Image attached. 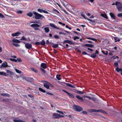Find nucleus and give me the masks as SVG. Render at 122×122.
Segmentation results:
<instances>
[{
	"label": "nucleus",
	"mask_w": 122,
	"mask_h": 122,
	"mask_svg": "<svg viewBox=\"0 0 122 122\" xmlns=\"http://www.w3.org/2000/svg\"><path fill=\"white\" fill-rule=\"evenodd\" d=\"M33 13L35 15V18L36 19H40L42 20L45 19V17L42 15L38 14L36 12L33 11Z\"/></svg>",
	"instance_id": "obj_1"
},
{
	"label": "nucleus",
	"mask_w": 122,
	"mask_h": 122,
	"mask_svg": "<svg viewBox=\"0 0 122 122\" xmlns=\"http://www.w3.org/2000/svg\"><path fill=\"white\" fill-rule=\"evenodd\" d=\"M116 5L117 6V8L118 10L120 11H122V5L118 2L117 1L116 2Z\"/></svg>",
	"instance_id": "obj_2"
},
{
	"label": "nucleus",
	"mask_w": 122,
	"mask_h": 122,
	"mask_svg": "<svg viewBox=\"0 0 122 122\" xmlns=\"http://www.w3.org/2000/svg\"><path fill=\"white\" fill-rule=\"evenodd\" d=\"M73 107L74 110L76 111L80 112L83 110L82 107L74 105Z\"/></svg>",
	"instance_id": "obj_3"
},
{
	"label": "nucleus",
	"mask_w": 122,
	"mask_h": 122,
	"mask_svg": "<svg viewBox=\"0 0 122 122\" xmlns=\"http://www.w3.org/2000/svg\"><path fill=\"white\" fill-rule=\"evenodd\" d=\"M31 26L33 27L35 30H39L40 25L37 24H33L31 25Z\"/></svg>",
	"instance_id": "obj_4"
},
{
	"label": "nucleus",
	"mask_w": 122,
	"mask_h": 122,
	"mask_svg": "<svg viewBox=\"0 0 122 122\" xmlns=\"http://www.w3.org/2000/svg\"><path fill=\"white\" fill-rule=\"evenodd\" d=\"M25 44V47L28 49H31L32 48V45L31 44L25 42H23Z\"/></svg>",
	"instance_id": "obj_5"
},
{
	"label": "nucleus",
	"mask_w": 122,
	"mask_h": 122,
	"mask_svg": "<svg viewBox=\"0 0 122 122\" xmlns=\"http://www.w3.org/2000/svg\"><path fill=\"white\" fill-rule=\"evenodd\" d=\"M89 112H102L104 113L105 112L102 110H94V109H90L89 110Z\"/></svg>",
	"instance_id": "obj_6"
},
{
	"label": "nucleus",
	"mask_w": 122,
	"mask_h": 122,
	"mask_svg": "<svg viewBox=\"0 0 122 122\" xmlns=\"http://www.w3.org/2000/svg\"><path fill=\"white\" fill-rule=\"evenodd\" d=\"M51 84L48 82L45 81L44 83V86L47 89L49 88V87Z\"/></svg>",
	"instance_id": "obj_7"
},
{
	"label": "nucleus",
	"mask_w": 122,
	"mask_h": 122,
	"mask_svg": "<svg viewBox=\"0 0 122 122\" xmlns=\"http://www.w3.org/2000/svg\"><path fill=\"white\" fill-rule=\"evenodd\" d=\"M1 67L2 68H6L7 67H9L10 66H8L7 62L6 61H5L3 62L1 65Z\"/></svg>",
	"instance_id": "obj_8"
},
{
	"label": "nucleus",
	"mask_w": 122,
	"mask_h": 122,
	"mask_svg": "<svg viewBox=\"0 0 122 122\" xmlns=\"http://www.w3.org/2000/svg\"><path fill=\"white\" fill-rule=\"evenodd\" d=\"M37 11H38L40 13L43 12L46 14H48V12L47 11L43 10L40 9H38L37 10Z\"/></svg>",
	"instance_id": "obj_9"
},
{
	"label": "nucleus",
	"mask_w": 122,
	"mask_h": 122,
	"mask_svg": "<svg viewBox=\"0 0 122 122\" xmlns=\"http://www.w3.org/2000/svg\"><path fill=\"white\" fill-rule=\"evenodd\" d=\"M59 114L57 113H54L53 114V118H59Z\"/></svg>",
	"instance_id": "obj_10"
},
{
	"label": "nucleus",
	"mask_w": 122,
	"mask_h": 122,
	"mask_svg": "<svg viewBox=\"0 0 122 122\" xmlns=\"http://www.w3.org/2000/svg\"><path fill=\"white\" fill-rule=\"evenodd\" d=\"M13 121L14 122H26L20 120H18L16 118H15L13 120Z\"/></svg>",
	"instance_id": "obj_11"
},
{
	"label": "nucleus",
	"mask_w": 122,
	"mask_h": 122,
	"mask_svg": "<svg viewBox=\"0 0 122 122\" xmlns=\"http://www.w3.org/2000/svg\"><path fill=\"white\" fill-rule=\"evenodd\" d=\"M41 67L44 69H46L47 67L46 64L44 63H42L41 64Z\"/></svg>",
	"instance_id": "obj_12"
},
{
	"label": "nucleus",
	"mask_w": 122,
	"mask_h": 122,
	"mask_svg": "<svg viewBox=\"0 0 122 122\" xmlns=\"http://www.w3.org/2000/svg\"><path fill=\"white\" fill-rule=\"evenodd\" d=\"M45 32L46 33H48L50 31L49 28V27H45L44 28Z\"/></svg>",
	"instance_id": "obj_13"
},
{
	"label": "nucleus",
	"mask_w": 122,
	"mask_h": 122,
	"mask_svg": "<svg viewBox=\"0 0 122 122\" xmlns=\"http://www.w3.org/2000/svg\"><path fill=\"white\" fill-rule=\"evenodd\" d=\"M20 34V33L19 32H17L14 33H13L12 34V36H19Z\"/></svg>",
	"instance_id": "obj_14"
},
{
	"label": "nucleus",
	"mask_w": 122,
	"mask_h": 122,
	"mask_svg": "<svg viewBox=\"0 0 122 122\" xmlns=\"http://www.w3.org/2000/svg\"><path fill=\"white\" fill-rule=\"evenodd\" d=\"M114 39L115 40V42H119L120 41V40H122V39L121 38L120 39L118 38L117 37H114Z\"/></svg>",
	"instance_id": "obj_15"
},
{
	"label": "nucleus",
	"mask_w": 122,
	"mask_h": 122,
	"mask_svg": "<svg viewBox=\"0 0 122 122\" xmlns=\"http://www.w3.org/2000/svg\"><path fill=\"white\" fill-rule=\"evenodd\" d=\"M50 26L56 29H59V28L56 26L54 24H53L51 23L50 24Z\"/></svg>",
	"instance_id": "obj_16"
},
{
	"label": "nucleus",
	"mask_w": 122,
	"mask_h": 122,
	"mask_svg": "<svg viewBox=\"0 0 122 122\" xmlns=\"http://www.w3.org/2000/svg\"><path fill=\"white\" fill-rule=\"evenodd\" d=\"M101 16L106 19H108V17L107 16L106 14L105 13H102L101 14Z\"/></svg>",
	"instance_id": "obj_17"
},
{
	"label": "nucleus",
	"mask_w": 122,
	"mask_h": 122,
	"mask_svg": "<svg viewBox=\"0 0 122 122\" xmlns=\"http://www.w3.org/2000/svg\"><path fill=\"white\" fill-rule=\"evenodd\" d=\"M76 98H77L79 100L81 101H83V100L82 98L81 97H80L79 95H76Z\"/></svg>",
	"instance_id": "obj_18"
},
{
	"label": "nucleus",
	"mask_w": 122,
	"mask_h": 122,
	"mask_svg": "<svg viewBox=\"0 0 122 122\" xmlns=\"http://www.w3.org/2000/svg\"><path fill=\"white\" fill-rule=\"evenodd\" d=\"M66 84L67 86H68L69 87L74 88H75V86L73 85H72L71 84L69 83H66Z\"/></svg>",
	"instance_id": "obj_19"
},
{
	"label": "nucleus",
	"mask_w": 122,
	"mask_h": 122,
	"mask_svg": "<svg viewBox=\"0 0 122 122\" xmlns=\"http://www.w3.org/2000/svg\"><path fill=\"white\" fill-rule=\"evenodd\" d=\"M64 42L69 43V44H72L73 43L71 41L67 40L64 41Z\"/></svg>",
	"instance_id": "obj_20"
},
{
	"label": "nucleus",
	"mask_w": 122,
	"mask_h": 122,
	"mask_svg": "<svg viewBox=\"0 0 122 122\" xmlns=\"http://www.w3.org/2000/svg\"><path fill=\"white\" fill-rule=\"evenodd\" d=\"M109 14L111 16V17L113 19H115V16L114 15V14L112 13H110Z\"/></svg>",
	"instance_id": "obj_21"
},
{
	"label": "nucleus",
	"mask_w": 122,
	"mask_h": 122,
	"mask_svg": "<svg viewBox=\"0 0 122 122\" xmlns=\"http://www.w3.org/2000/svg\"><path fill=\"white\" fill-rule=\"evenodd\" d=\"M12 41L16 43H20V41L16 39H13L12 40Z\"/></svg>",
	"instance_id": "obj_22"
},
{
	"label": "nucleus",
	"mask_w": 122,
	"mask_h": 122,
	"mask_svg": "<svg viewBox=\"0 0 122 122\" xmlns=\"http://www.w3.org/2000/svg\"><path fill=\"white\" fill-rule=\"evenodd\" d=\"M6 72L7 73H9L11 75H13L14 74V73L12 71L9 70H6Z\"/></svg>",
	"instance_id": "obj_23"
},
{
	"label": "nucleus",
	"mask_w": 122,
	"mask_h": 122,
	"mask_svg": "<svg viewBox=\"0 0 122 122\" xmlns=\"http://www.w3.org/2000/svg\"><path fill=\"white\" fill-rule=\"evenodd\" d=\"M0 75H4L5 76H7L6 73L3 72H0Z\"/></svg>",
	"instance_id": "obj_24"
},
{
	"label": "nucleus",
	"mask_w": 122,
	"mask_h": 122,
	"mask_svg": "<svg viewBox=\"0 0 122 122\" xmlns=\"http://www.w3.org/2000/svg\"><path fill=\"white\" fill-rule=\"evenodd\" d=\"M85 45L89 47H90L92 48L93 47V46L92 45L89 44H86Z\"/></svg>",
	"instance_id": "obj_25"
},
{
	"label": "nucleus",
	"mask_w": 122,
	"mask_h": 122,
	"mask_svg": "<svg viewBox=\"0 0 122 122\" xmlns=\"http://www.w3.org/2000/svg\"><path fill=\"white\" fill-rule=\"evenodd\" d=\"M33 13L31 12H29L27 14V15L29 17H31L33 15Z\"/></svg>",
	"instance_id": "obj_26"
},
{
	"label": "nucleus",
	"mask_w": 122,
	"mask_h": 122,
	"mask_svg": "<svg viewBox=\"0 0 122 122\" xmlns=\"http://www.w3.org/2000/svg\"><path fill=\"white\" fill-rule=\"evenodd\" d=\"M39 90L40 91L43 93H45L46 92V91H45V90H43L42 88H39Z\"/></svg>",
	"instance_id": "obj_27"
},
{
	"label": "nucleus",
	"mask_w": 122,
	"mask_h": 122,
	"mask_svg": "<svg viewBox=\"0 0 122 122\" xmlns=\"http://www.w3.org/2000/svg\"><path fill=\"white\" fill-rule=\"evenodd\" d=\"M106 52H105L104 51H102V52L104 54L106 55H108V53L107 51H106Z\"/></svg>",
	"instance_id": "obj_28"
},
{
	"label": "nucleus",
	"mask_w": 122,
	"mask_h": 122,
	"mask_svg": "<svg viewBox=\"0 0 122 122\" xmlns=\"http://www.w3.org/2000/svg\"><path fill=\"white\" fill-rule=\"evenodd\" d=\"M15 71L17 73H21V71L17 69H15Z\"/></svg>",
	"instance_id": "obj_29"
},
{
	"label": "nucleus",
	"mask_w": 122,
	"mask_h": 122,
	"mask_svg": "<svg viewBox=\"0 0 122 122\" xmlns=\"http://www.w3.org/2000/svg\"><path fill=\"white\" fill-rule=\"evenodd\" d=\"M96 56V53H94L92 54L91 55V57L94 58H95Z\"/></svg>",
	"instance_id": "obj_30"
},
{
	"label": "nucleus",
	"mask_w": 122,
	"mask_h": 122,
	"mask_svg": "<svg viewBox=\"0 0 122 122\" xmlns=\"http://www.w3.org/2000/svg\"><path fill=\"white\" fill-rule=\"evenodd\" d=\"M40 44L44 46L45 45V42L44 40H43L40 43Z\"/></svg>",
	"instance_id": "obj_31"
},
{
	"label": "nucleus",
	"mask_w": 122,
	"mask_h": 122,
	"mask_svg": "<svg viewBox=\"0 0 122 122\" xmlns=\"http://www.w3.org/2000/svg\"><path fill=\"white\" fill-rule=\"evenodd\" d=\"M31 69L35 73H36L37 72V70L36 69L34 68H31Z\"/></svg>",
	"instance_id": "obj_32"
},
{
	"label": "nucleus",
	"mask_w": 122,
	"mask_h": 122,
	"mask_svg": "<svg viewBox=\"0 0 122 122\" xmlns=\"http://www.w3.org/2000/svg\"><path fill=\"white\" fill-rule=\"evenodd\" d=\"M12 44L14 46H15L16 47H19L20 46V45H19V44H17L15 43H13Z\"/></svg>",
	"instance_id": "obj_33"
},
{
	"label": "nucleus",
	"mask_w": 122,
	"mask_h": 122,
	"mask_svg": "<svg viewBox=\"0 0 122 122\" xmlns=\"http://www.w3.org/2000/svg\"><path fill=\"white\" fill-rule=\"evenodd\" d=\"M60 75H57L56 76V77L59 80H61V79L60 78Z\"/></svg>",
	"instance_id": "obj_34"
},
{
	"label": "nucleus",
	"mask_w": 122,
	"mask_h": 122,
	"mask_svg": "<svg viewBox=\"0 0 122 122\" xmlns=\"http://www.w3.org/2000/svg\"><path fill=\"white\" fill-rule=\"evenodd\" d=\"M68 95L69 96H70L71 97H73V98L74 97V96L73 95V94H71V93H68Z\"/></svg>",
	"instance_id": "obj_35"
},
{
	"label": "nucleus",
	"mask_w": 122,
	"mask_h": 122,
	"mask_svg": "<svg viewBox=\"0 0 122 122\" xmlns=\"http://www.w3.org/2000/svg\"><path fill=\"white\" fill-rule=\"evenodd\" d=\"M10 60L11 61H15V62H17V60L15 59H12V58H10Z\"/></svg>",
	"instance_id": "obj_36"
},
{
	"label": "nucleus",
	"mask_w": 122,
	"mask_h": 122,
	"mask_svg": "<svg viewBox=\"0 0 122 122\" xmlns=\"http://www.w3.org/2000/svg\"><path fill=\"white\" fill-rule=\"evenodd\" d=\"M21 40L26 41L27 39L24 36H23L21 38Z\"/></svg>",
	"instance_id": "obj_37"
},
{
	"label": "nucleus",
	"mask_w": 122,
	"mask_h": 122,
	"mask_svg": "<svg viewBox=\"0 0 122 122\" xmlns=\"http://www.w3.org/2000/svg\"><path fill=\"white\" fill-rule=\"evenodd\" d=\"M53 47L54 48H56L58 47V45L57 44H55L53 45Z\"/></svg>",
	"instance_id": "obj_38"
},
{
	"label": "nucleus",
	"mask_w": 122,
	"mask_h": 122,
	"mask_svg": "<svg viewBox=\"0 0 122 122\" xmlns=\"http://www.w3.org/2000/svg\"><path fill=\"white\" fill-rule=\"evenodd\" d=\"M17 60V61H18V62H20L22 61V60L19 58H17V59H16Z\"/></svg>",
	"instance_id": "obj_39"
},
{
	"label": "nucleus",
	"mask_w": 122,
	"mask_h": 122,
	"mask_svg": "<svg viewBox=\"0 0 122 122\" xmlns=\"http://www.w3.org/2000/svg\"><path fill=\"white\" fill-rule=\"evenodd\" d=\"M56 112L59 113H61L62 114H64V113L62 111L58 110H57Z\"/></svg>",
	"instance_id": "obj_40"
},
{
	"label": "nucleus",
	"mask_w": 122,
	"mask_h": 122,
	"mask_svg": "<svg viewBox=\"0 0 122 122\" xmlns=\"http://www.w3.org/2000/svg\"><path fill=\"white\" fill-rule=\"evenodd\" d=\"M117 16L119 17H122V13L118 14Z\"/></svg>",
	"instance_id": "obj_41"
},
{
	"label": "nucleus",
	"mask_w": 122,
	"mask_h": 122,
	"mask_svg": "<svg viewBox=\"0 0 122 122\" xmlns=\"http://www.w3.org/2000/svg\"><path fill=\"white\" fill-rule=\"evenodd\" d=\"M16 13L18 14H21L22 13V11L21 10H19L17 11Z\"/></svg>",
	"instance_id": "obj_42"
},
{
	"label": "nucleus",
	"mask_w": 122,
	"mask_h": 122,
	"mask_svg": "<svg viewBox=\"0 0 122 122\" xmlns=\"http://www.w3.org/2000/svg\"><path fill=\"white\" fill-rule=\"evenodd\" d=\"M1 95L4 96H8L9 95L7 94H2Z\"/></svg>",
	"instance_id": "obj_43"
},
{
	"label": "nucleus",
	"mask_w": 122,
	"mask_h": 122,
	"mask_svg": "<svg viewBox=\"0 0 122 122\" xmlns=\"http://www.w3.org/2000/svg\"><path fill=\"white\" fill-rule=\"evenodd\" d=\"M54 37L55 39H59V36L57 35H55L54 36Z\"/></svg>",
	"instance_id": "obj_44"
},
{
	"label": "nucleus",
	"mask_w": 122,
	"mask_h": 122,
	"mask_svg": "<svg viewBox=\"0 0 122 122\" xmlns=\"http://www.w3.org/2000/svg\"><path fill=\"white\" fill-rule=\"evenodd\" d=\"M116 70L117 72H118L120 71V68H119L118 67H117L116 68Z\"/></svg>",
	"instance_id": "obj_45"
},
{
	"label": "nucleus",
	"mask_w": 122,
	"mask_h": 122,
	"mask_svg": "<svg viewBox=\"0 0 122 122\" xmlns=\"http://www.w3.org/2000/svg\"><path fill=\"white\" fill-rule=\"evenodd\" d=\"M79 38L77 36H76L73 38L74 40H76V39H79Z\"/></svg>",
	"instance_id": "obj_46"
},
{
	"label": "nucleus",
	"mask_w": 122,
	"mask_h": 122,
	"mask_svg": "<svg viewBox=\"0 0 122 122\" xmlns=\"http://www.w3.org/2000/svg\"><path fill=\"white\" fill-rule=\"evenodd\" d=\"M58 23L59 24H61V25H63V26H64L65 25V24L64 23H63L62 22H59Z\"/></svg>",
	"instance_id": "obj_47"
},
{
	"label": "nucleus",
	"mask_w": 122,
	"mask_h": 122,
	"mask_svg": "<svg viewBox=\"0 0 122 122\" xmlns=\"http://www.w3.org/2000/svg\"><path fill=\"white\" fill-rule=\"evenodd\" d=\"M35 44L36 45H38L40 44V43L39 42H36Z\"/></svg>",
	"instance_id": "obj_48"
},
{
	"label": "nucleus",
	"mask_w": 122,
	"mask_h": 122,
	"mask_svg": "<svg viewBox=\"0 0 122 122\" xmlns=\"http://www.w3.org/2000/svg\"><path fill=\"white\" fill-rule=\"evenodd\" d=\"M77 93L79 94H82L83 93L81 91H78L77 92Z\"/></svg>",
	"instance_id": "obj_49"
},
{
	"label": "nucleus",
	"mask_w": 122,
	"mask_h": 122,
	"mask_svg": "<svg viewBox=\"0 0 122 122\" xmlns=\"http://www.w3.org/2000/svg\"><path fill=\"white\" fill-rule=\"evenodd\" d=\"M91 40L93 41L96 42L97 41V39H95L93 38H92L91 39Z\"/></svg>",
	"instance_id": "obj_50"
},
{
	"label": "nucleus",
	"mask_w": 122,
	"mask_h": 122,
	"mask_svg": "<svg viewBox=\"0 0 122 122\" xmlns=\"http://www.w3.org/2000/svg\"><path fill=\"white\" fill-rule=\"evenodd\" d=\"M0 17L2 18H4V16L1 14L0 13Z\"/></svg>",
	"instance_id": "obj_51"
},
{
	"label": "nucleus",
	"mask_w": 122,
	"mask_h": 122,
	"mask_svg": "<svg viewBox=\"0 0 122 122\" xmlns=\"http://www.w3.org/2000/svg\"><path fill=\"white\" fill-rule=\"evenodd\" d=\"M81 15L82 16L84 19H86L83 13H82L81 14Z\"/></svg>",
	"instance_id": "obj_52"
},
{
	"label": "nucleus",
	"mask_w": 122,
	"mask_h": 122,
	"mask_svg": "<svg viewBox=\"0 0 122 122\" xmlns=\"http://www.w3.org/2000/svg\"><path fill=\"white\" fill-rule=\"evenodd\" d=\"M59 34H60L64 35H65V33L63 32H59Z\"/></svg>",
	"instance_id": "obj_53"
},
{
	"label": "nucleus",
	"mask_w": 122,
	"mask_h": 122,
	"mask_svg": "<svg viewBox=\"0 0 122 122\" xmlns=\"http://www.w3.org/2000/svg\"><path fill=\"white\" fill-rule=\"evenodd\" d=\"M118 64L117 63H115L114 64V65L115 66H118Z\"/></svg>",
	"instance_id": "obj_54"
},
{
	"label": "nucleus",
	"mask_w": 122,
	"mask_h": 122,
	"mask_svg": "<svg viewBox=\"0 0 122 122\" xmlns=\"http://www.w3.org/2000/svg\"><path fill=\"white\" fill-rule=\"evenodd\" d=\"M64 116L59 114V118L60 117H64Z\"/></svg>",
	"instance_id": "obj_55"
},
{
	"label": "nucleus",
	"mask_w": 122,
	"mask_h": 122,
	"mask_svg": "<svg viewBox=\"0 0 122 122\" xmlns=\"http://www.w3.org/2000/svg\"><path fill=\"white\" fill-rule=\"evenodd\" d=\"M41 69V71L43 72L44 73H45V70H44L42 69Z\"/></svg>",
	"instance_id": "obj_56"
},
{
	"label": "nucleus",
	"mask_w": 122,
	"mask_h": 122,
	"mask_svg": "<svg viewBox=\"0 0 122 122\" xmlns=\"http://www.w3.org/2000/svg\"><path fill=\"white\" fill-rule=\"evenodd\" d=\"M82 112L83 114H87V112L86 111H83Z\"/></svg>",
	"instance_id": "obj_57"
},
{
	"label": "nucleus",
	"mask_w": 122,
	"mask_h": 122,
	"mask_svg": "<svg viewBox=\"0 0 122 122\" xmlns=\"http://www.w3.org/2000/svg\"><path fill=\"white\" fill-rule=\"evenodd\" d=\"M82 54L84 55H86L87 54V53L85 52H83Z\"/></svg>",
	"instance_id": "obj_58"
},
{
	"label": "nucleus",
	"mask_w": 122,
	"mask_h": 122,
	"mask_svg": "<svg viewBox=\"0 0 122 122\" xmlns=\"http://www.w3.org/2000/svg\"><path fill=\"white\" fill-rule=\"evenodd\" d=\"M11 57L12 58H16V57H17L16 56H11Z\"/></svg>",
	"instance_id": "obj_59"
},
{
	"label": "nucleus",
	"mask_w": 122,
	"mask_h": 122,
	"mask_svg": "<svg viewBox=\"0 0 122 122\" xmlns=\"http://www.w3.org/2000/svg\"><path fill=\"white\" fill-rule=\"evenodd\" d=\"M88 50H89L91 51H93V50L91 48H88Z\"/></svg>",
	"instance_id": "obj_60"
},
{
	"label": "nucleus",
	"mask_w": 122,
	"mask_h": 122,
	"mask_svg": "<svg viewBox=\"0 0 122 122\" xmlns=\"http://www.w3.org/2000/svg\"><path fill=\"white\" fill-rule=\"evenodd\" d=\"M47 94H48L50 95H52V93H50L49 92H48L47 93Z\"/></svg>",
	"instance_id": "obj_61"
},
{
	"label": "nucleus",
	"mask_w": 122,
	"mask_h": 122,
	"mask_svg": "<svg viewBox=\"0 0 122 122\" xmlns=\"http://www.w3.org/2000/svg\"><path fill=\"white\" fill-rule=\"evenodd\" d=\"M63 91L64 92H66V93L67 94H68V93H69V92H67L66 91H65V90H63Z\"/></svg>",
	"instance_id": "obj_62"
},
{
	"label": "nucleus",
	"mask_w": 122,
	"mask_h": 122,
	"mask_svg": "<svg viewBox=\"0 0 122 122\" xmlns=\"http://www.w3.org/2000/svg\"><path fill=\"white\" fill-rule=\"evenodd\" d=\"M84 97H86L88 98L89 99H91L90 97L88 96H84Z\"/></svg>",
	"instance_id": "obj_63"
},
{
	"label": "nucleus",
	"mask_w": 122,
	"mask_h": 122,
	"mask_svg": "<svg viewBox=\"0 0 122 122\" xmlns=\"http://www.w3.org/2000/svg\"><path fill=\"white\" fill-rule=\"evenodd\" d=\"M2 51V48L0 47V52H1Z\"/></svg>",
	"instance_id": "obj_64"
}]
</instances>
